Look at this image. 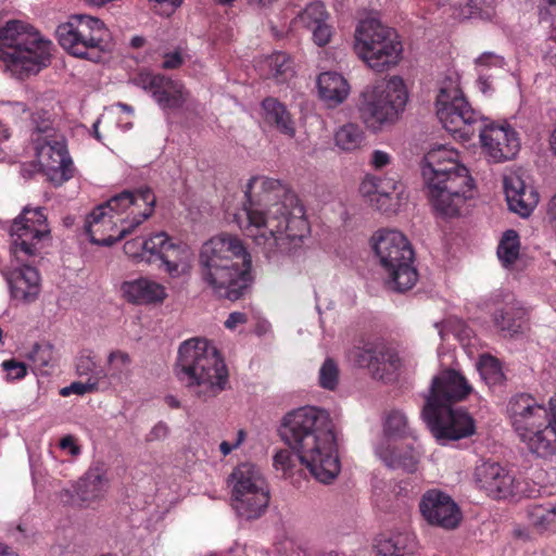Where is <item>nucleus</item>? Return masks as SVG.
Instances as JSON below:
<instances>
[{
    "mask_svg": "<svg viewBox=\"0 0 556 556\" xmlns=\"http://www.w3.org/2000/svg\"><path fill=\"white\" fill-rule=\"evenodd\" d=\"M294 459L299 460L294 454H275L274 466L286 475L294 466Z\"/></svg>",
    "mask_w": 556,
    "mask_h": 556,
    "instance_id": "obj_53",
    "label": "nucleus"
},
{
    "mask_svg": "<svg viewBox=\"0 0 556 556\" xmlns=\"http://www.w3.org/2000/svg\"><path fill=\"white\" fill-rule=\"evenodd\" d=\"M76 372L80 377L87 376V378H97V382L99 384L101 383V380L108 376L104 369L97 365L90 354H81L78 356L76 362Z\"/></svg>",
    "mask_w": 556,
    "mask_h": 556,
    "instance_id": "obj_44",
    "label": "nucleus"
},
{
    "mask_svg": "<svg viewBox=\"0 0 556 556\" xmlns=\"http://www.w3.org/2000/svg\"><path fill=\"white\" fill-rule=\"evenodd\" d=\"M165 238L163 235H152L148 239L135 238L128 240L124 244V252L129 257L139 261L152 262L153 255L155 254V244L164 242Z\"/></svg>",
    "mask_w": 556,
    "mask_h": 556,
    "instance_id": "obj_36",
    "label": "nucleus"
},
{
    "mask_svg": "<svg viewBox=\"0 0 556 556\" xmlns=\"http://www.w3.org/2000/svg\"><path fill=\"white\" fill-rule=\"evenodd\" d=\"M55 35L60 46L71 55L100 62L109 51L110 31L104 23L90 15H72L58 26Z\"/></svg>",
    "mask_w": 556,
    "mask_h": 556,
    "instance_id": "obj_13",
    "label": "nucleus"
},
{
    "mask_svg": "<svg viewBox=\"0 0 556 556\" xmlns=\"http://www.w3.org/2000/svg\"><path fill=\"white\" fill-rule=\"evenodd\" d=\"M527 517L535 529L543 531L556 522V508L553 506L530 505L527 508Z\"/></svg>",
    "mask_w": 556,
    "mask_h": 556,
    "instance_id": "obj_41",
    "label": "nucleus"
},
{
    "mask_svg": "<svg viewBox=\"0 0 556 556\" xmlns=\"http://www.w3.org/2000/svg\"><path fill=\"white\" fill-rule=\"evenodd\" d=\"M146 39L141 36H135L130 40V46L135 49L143 47Z\"/></svg>",
    "mask_w": 556,
    "mask_h": 556,
    "instance_id": "obj_64",
    "label": "nucleus"
},
{
    "mask_svg": "<svg viewBox=\"0 0 556 556\" xmlns=\"http://www.w3.org/2000/svg\"><path fill=\"white\" fill-rule=\"evenodd\" d=\"M269 77L278 84L286 83L294 75L293 61L286 52H275L267 59Z\"/></svg>",
    "mask_w": 556,
    "mask_h": 556,
    "instance_id": "obj_38",
    "label": "nucleus"
},
{
    "mask_svg": "<svg viewBox=\"0 0 556 556\" xmlns=\"http://www.w3.org/2000/svg\"><path fill=\"white\" fill-rule=\"evenodd\" d=\"M100 389V384L97 382V378H87L86 381H75L72 382L68 387H65L61 390V395L68 396L71 394L84 395L86 393H91L98 391Z\"/></svg>",
    "mask_w": 556,
    "mask_h": 556,
    "instance_id": "obj_47",
    "label": "nucleus"
},
{
    "mask_svg": "<svg viewBox=\"0 0 556 556\" xmlns=\"http://www.w3.org/2000/svg\"><path fill=\"white\" fill-rule=\"evenodd\" d=\"M508 413L530 452H556V420L551 404L547 408L531 394L521 393L510 399Z\"/></svg>",
    "mask_w": 556,
    "mask_h": 556,
    "instance_id": "obj_9",
    "label": "nucleus"
},
{
    "mask_svg": "<svg viewBox=\"0 0 556 556\" xmlns=\"http://www.w3.org/2000/svg\"><path fill=\"white\" fill-rule=\"evenodd\" d=\"M278 431L291 452H338L341 447L329 414L316 406L287 413Z\"/></svg>",
    "mask_w": 556,
    "mask_h": 556,
    "instance_id": "obj_8",
    "label": "nucleus"
},
{
    "mask_svg": "<svg viewBox=\"0 0 556 556\" xmlns=\"http://www.w3.org/2000/svg\"><path fill=\"white\" fill-rule=\"evenodd\" d=\"M354 50L368 67L381 73L400 62L403 46L393 28L367 18L361 21L355 29Z\"/></svg>",
    "mask_w": 556,
    "mask_h": 556,
    "instance_id": "obj_12",
    "label": "nucleus"
},
{
    "mask_svg": "<svg viewBox=\"0 0 556 556\" xmlns=\"http://www.w3.org/2000/svg\"><path fill=\"white\" fill-rule=\"evenodd\" d=\"M11 128L7 124L0 122V140H8L11 137Z\"/></svg>",
    "mask_w": 556,
    "mask_h": 556,
    "instance_id": "obj_62",
    "label": "nucleus"
},
{
    "mask_svg": "<svg viewBox=\"0 0 556 556\" xmlns=\"http://www.w3.org/2000/svg\"><path fill=\"white\" fill-rule=\"evenodd\" d=\"M458 152L446 147L430 150L424 157L421 174L433 208L444 216H456L473 197V179L458 160Z\"/></svg>",
    "mask_w": 556,
    "mask_h": 556,
    "instance_id": "obj_4",
    "label": "nucleus"
},
{
    "mask_svg": "<svg viewBox=\"0 0 556 556\" xmlns=\"http://www.w3.org/2000/svg\"><path fill=\"white\" fill-rule=\"evenodd\" d=\"M520 254V238L516 230H506L497 247V256L502 265L509 268L518 260Z\"/></svg>",
    "mask_w": 556,
    "mask_h": 556,
    "instance_id": "obj_37",
    "label": "nucleus"
},
{
    "mask_svg": "<svg viewBox=\"0 0 556 556\" xmlns=\"http://www.w3.org/2000/svg\"><path fill=\"white\" fill-rule=\"evenodd\" d=\"M538 9L541 21L548 22L556 17V0H540Z\"/></svg>",
    "mask_w": 556,
    "mask_h": 556,
    "instance_id": "obj_52",
    "label": "nucleus"
},
{
    "mask_svg": "<svg viewBox=\"0 0 556 556\" xmlns=\"http://www.w3.org/2000/svg\"><path fill=\"white\" fill-rule=\"evenodd\" d=\"M167 431H168V428H167L166 424L159 422L151 430V432L149 434V440H159V439L165 438L167 434Z\"/></svg>",
    "mask_w": 556,
    "mask_h": 556,
    "instance_id": "obj_59",
    "label": "nucleus"
},
{
    "mask_svg": "<svg viewBox=\"0 0 556 556\" xmlns=\"http://www.w3.org/2000/svg\"><path fill=\"white\" fill-rule=\"evenodd\" d=\"M350 359L359 368L368 369L374 379L384 382L395 379L402 367L397 350L383 340L368 341L350 351Z\"/></svg>",
    "mask_w": 556,
    "mask_h": 556,
    "instance_id": "obj_17",
    "label": "nucleus"
},
{
    "mask_svg": "<svg viewBox=\"0 0 556 556\" xmlns=\"http://www.w3.org/2000/svg\"><path fill=\"white\" fill-rule=\"evenodd\" d=\"M165 403L170 407V408H179L180 407V402L173 395H167L165 397Z\"/></svg>",
    "mask_w": 556,
    "mask_h": 556,
    "instance_id": "obj_63",
    "label": "nucleus"
},
{
    "mask_svg": "<svg viewBox=\"0 0 556 556\" xmlns=\"http://www.w3.org/2000/svg\"><path fill=\"white\" fill-rule=\"evenodd\" d=\"M232 506L245 519L258 518L267 508L269 491L262 471L251 463L237 466L231 476Z\"/></svg>",
    "mask_w": 556,
    "mask_h": 556,
    "instance_id": "obj_15",
    "label": "nucleus"
},
{
    "mask_svg": "<svg viewBox=\"0 0 556 556\" xmlns=\"http://www.w3.org/2000/svg\"><path fill=\"white\" fill-rule=\"evenodd\" d=\"M317 88L319 97L331 108L341 104L350 93V85L337 72L321 73L317 78Z\"/></svg>",
    "mask_w": 556,
    "mask_h": 556,
    "instance_id": "obj_31",
    "label": "nucleus"
},
{
    "mask_svg": "<svg viewBox=\"0 0 556 556\" xmlns=\"http://www.w3.org/2000/svg\"><path fill=\"white\" fill-rule=\"evenodd\" d=\"M245 198L235 222L267 257L291 254L302 245L311 227L304 206L285 185L274 178L252 177Z\"/></svg>",
    "mask_w": 556,
    "mask_h": 556,
    "instance_id": "obj_1",
    "label": "nucleus"
},
{
    "mask_svg": "<svg viewBox=\"0 0 556 556\" xmlns=\"http://www.w3.org/2000/svg\"><path fill=\"white\" fill-rule=\"evenodd\" d=\"M390 160L391 157L389 153L381 150H375L371 154L370 163L376 169H380L387 166L390 163Z\"/></svg>",
    "mask_w": 556,
    "mask_h": 556,
    "instance_id": "obj_55",
    "label": "nucleus"
},
{
    "mask_svg": "<svg viewBox=\"0 0 556 556\" xmlns=\"http://www.w3.org/2000/svg\"><path fill=\"white\" fill-rule=\"evenodd\" d=\"M384 433L389 440H402L404 443L401 448H406L408 452L421 448L418 438L408 426L406 416L400 410L389 413L384 422Z\"/></svg>",
    "mask_w": 556,
    "mask_h": 556,
    "instance_id": "obj_33",
    "label": "nucleus"
},
{
    "mask_svg": "<svg viewBox=\"0 0 556 556\" xmlns=\"http://www.w3.org/2000/svg\"><path fill=\"white\" fill-rule=\"evenodd\" d=\"M1 367L7 374L8 381L21 380L27 375L25 363L18 362L15 358L3 361Z\"/></svg>",
    "mask_w": 556,
    "mask_h": 556,
    "instance_id": "obj_49",
    "label": "nucleus"
},
{
    "mask_svg": "<svg viewBox=\"0 0 556 556\" xmlns=\"http://www.w3.org/2000/svg\"><path fill=\"white\" fill-rule=\"evenodd\" d=\"M110 489V480L104 466L88 469L72 486L59 492V500L64 506L87 508L101 502Z\"/></svg>",
    "mask_w": 556,
    "mask_h": 556,
    "instance_id": "obj_19",
    "label": "nucleus"
},
{
    "mask_svg": "<svg viewBox=\"0 0 556 556\" xmlns=\"http://www.w3.org/2000/svg\"><path fill=\"white\" fill-rule=\"evenodd\" d=\"M483 152L493 162L501 163L511 160L520 149L518 132L508 124H489L477 128Z\"/></svg>",
    "mask_w": 556,
    "mask_h": 556,
    "instance_id": "obj_22",
    "label": "nucleus"
},
{
    "mask_svg": "<svg viewBox=\"0 0 556 556\" xmlns=\"http://www.w3.org/2000/svg\"><path fill=\"white\" fill-rule=\"evenodd\" d=\"M248 321V316L241 312H232L229 314L228 318L225 321V327L227 329H235L238 325H243Z\"/></svg>",
    "mask_w": 556,
    "mask_h": 556,
    "instance_id": "obj_57",
    "label": "nucleus"
},
{
    "mask_svg": "<svg viewBox=\"0 0 556 556\" xmlns=\"http://www.w3.org/2000/svg\"><path fill=\"white\" fill-rule=\"evenodd\" d=\"M139 84L152 92L153 98L163 109H179L186 102L184 86L162 74L142 73Z\"/></svg>",
    "mask_w": 556,
    "mask_h": 556,
    "instance_id": "obj_24",
    "label": "nucleus"
},
{
    "mask_svg": "<svg viewBox=\"0 0 556 556\" xmlns=\"http://www.w3.org/2000/svg\"><path fill=\"white\" fill-rule=\"evenodd\" d=\"M378 197L376 208L381 212H388L391 208L392 194L401 192L402 184L395 177H378Z\"/></svg>",
    "mask_w": 556,
    "mask_h": 556,
    "instance_id": "obj_39",
    "label": "nucleus"
},
{
    "mask_svg": "<svg viewBox=\"0 0 556 556\" xmlns=\"http://www.w3.org/2000/svg\"><path fill=\"white\" fill-rule=\"evenodd\" d=\"M251 268V255L237 237H214L200 251V277L218 299H241L253 281Z\"/></svg>",
    "mask_w": 556,
    "mask_h": 556,
    "instance_id": "obj_2",
    "label": "nucleus"
},
{
    "mask_svg": "<svg viewBox=\"0 0 556 556\" xmlns=\"http://www.w3.org/2000/svg\"><path fill=\"white\" fill-rule=\"evenodd\" d=\"M378 177L375 176H368L366 177L359 187L361 193L369 199V202L372 206L376 207V202L378 197Z\"/></svg>",
    "mask_w": 556,
    "mask_h": 556,
    "instance_id": "obj_51",
    "label": "nucleus"
},
{
    "mask_svg": "<svg viewBox=\"0 0 556 556\" xmlns=\"http://www.w3.org/2000/svg\"><path fill=\"white\" fill-rule=\"evenodd\" d=\"M504 190L510 211L528 216L539 202V194L528 187L520 176L510 174L504 178Z\"/></svg>",
    "mask_w": 556,
    "mask_h": 556,
    "instance_id": "obj_26",
    "label": "nucleus"
},
{
    "mask_svg": "<svg viewBox=\"0 0 556 556\" xmlns=\"http://www.w3.org/2000/svg\"><path fill=\"white\" fill-rule=\"evenodd\" d=\"M50 232L43 208L25 207L10 228L11 254L15 262L36 260L45 242L51 239Z\"/></svg>",
    "mask_w": 556,
    "mask_h": 556,
    "instance_id": "obj_16",
    "label": "nucleus"
},
{
    "mask_svg": "<svg viewBox=\"0 0 556 556\" xmlns=\"http://www.w3.org/2000/svg\"><path fill=\"white\" fill-rule=\"evenodd\" d=\"M471 391L466 378L456 370H445L433 378L421 414L437 440H459L475 433L473 418L463 409L452 408Z\"/></svg>",
    "mask_w": 556,
    "mask_h": 556,
    "instance_id": "obj_5",
    "label": "nucleus"
},
{
    "mask_svg": "<svg viewBox=\"0 0 556 556\" xmlns=\"http://www.w3.org/2000/svg\"><path fill=\"white\" fill-rule=\"evenodd\" d=\"M435 109L437 116L445 130L462 141L470 140L482 124L480 114L465 98L459 76L455 73L446 75L440 81Z\"/></svg>",
    "mask_w": 556,
    "mask_h": 556,
    "instance_id": "obj_11",
    "label": "nucleus"
},
{
    "mask_svg": "<svg viewBox=\"0 0 556 556\" xmlns=\"http://www.w3.org/2000/svg\"><path fill=\"white\" fill-rule=\"evenodd\" d=\"M52 41L29 24L8 21L0 27V61L11 77L25 80L51 63Z\"/></svg>",
    "mask_w": 556,
    "mask_h": 556,
    "instance_id": "obj_6",
    "label": "nucleus"
},
{
    "mask_svg": "<svg viewBox=\"0 0 556 556\" xmlns=\"http://www.w3.org/2000/svg\"><path fill=\"white\" fill-rule=\"evenodd\" d=\"M311 30L313 33V41L318 47H325L330 42L332 37V27L327 23V21L312 27Z\"/></svg>",
    "mask_w": 556,
    "mask_h": 556,
    "instance_id": "obj_50",
    "label": "nucleus"
},
{
    "mask_svg": "<svg viewBox=\"0 0 556 556\" xmlns=\"http://www.w3.org/2000/svg\"><path fill=\"white\" fill-rule=\"evenodd\" d=\"M329 17L324 3L312 2L301 11L298 15V21L307 29L327 21Z\"/></svg>",
    "mask_w": 556,
    "mask_h": 556,
    "instance_id": "obj_43",
    "label": "nucleus"
},
{
    "mask_svg": "<svg viewBox=\"0 0 556 556\" xmlns=\"http://www.w3.org/2000/svg\"><path fill=\"white\" fill-rule=\"evenodd\" d=\"M261 108L264 122L274 127L280 134L288 138H293L296 132L295 121L287 109L286 104L273 97L265 98Z\"/></svg>",
    "mask_w": 556,
    "mask_h": 556,
    "instance_id": "obj_28",
    "label": "nucleus"
},
{
    "mask_svg": "<svg viewBox=\"0 0 556 556\" xmlns=\"http://www.w3.org/2000/svg\"><path fill=\"white\" fill-rule=\"evenodd\" d=\"M28 358L41 375L48 376L54 368L53 348L50 344L36 343Z\"/></svg>",
    "mask_w": 556,
    "mask_h": 556,
    "instance_id": "obj_40",
    "label": "nucleus"
},
{
    "mask_svg": "<svg viewBox=\"0 0 556 556\" xmlns=\"http://www.w3.org/2000/svg\"><path fill=\"white\" fill-rule=\"evenodd\" d=\"M156 235H163L165 240L161 244H155L156 249L153 261H162L170 277L176 278L188 274L192 258L190 248L185 243L173 242L164 231Z\"/></svg>",
    "mask_w": 556,
    "mask_h": 556,
    "instance_id": "obj_25",
    "label": "nucleus"
},
{
    "mask_svg": "<svg viewBox=\"0 0 556 556\" xmlns=\"http://www.w3.org/2000/svg\"><path fill=\"white\" fill-rule=\"evenodd\" d=\"M407 99V90L401 77L393 76L387 81H379L362 92L361 118L374 129L393 123L403 112Z\"/></svg>",
    "mask_w": 556,
    "mask_h": 556,
    "instance_id": "obj_14",
    "label": "nucleus"
},
{
    "mask_svg": "<svg viewBox=\"0 0 556 556\" xmlns=\"http://www.w3.org/2000/svg\"><path fill=\"white\" fill-rule=\"evenodd\" d=\"M34 150L41 170L51 184L62 186L74 177L76 168L65 137L36 146Z\"/></svg>",
    "mask_w": 556,
    "mask_h": 556,
    "instance_id": "obj_20",
    "label": "nucleus"
},
{
    "mask_svg": "<svg viewBox=\"0 0 556 556\" xmlns=\"http://www.w3.org/2000/svg\"><path fill=\"white\" fill-rule=\"evenodd\" d=\"M182 64V56L180 52L166 53L162 67L165 70H175Z\"/></svg>",
    "mask_w": 556,
    "mask_h": 556,
    "instance_id": "obj_56",
    "label": "nucleus"
},
{
    "mask_svg": "<svg viewBox=\"0 0 556 556\" xmlns=\"http://www.w3.org/2000/svg\"><path fill=\"white\" fill-rule=\"evenodd\" d=\"M29 137L33 147H36L65 136L56 128L54 115L48 110L39 109L30 114Z\"/></svg>",
    "mask_w": 556,
    "mask_h": 556,
    "instance_id": "obj_30",
    "label": "nucleus"
},
{
    "mask_svg": "<svg viewBox=\"0 0 556 556\" xmlns=\"http://www.w3.org/2000/svg\"><path fill=\"white\" fill-rule=\"evenodd\" d=\"M178 380L198 397H215L228 382V370L218 350L206 339L184 341L175 366Z\"/></svg>",
    "mask_w": 556,
    "mask_h": 556,
    "instance_id": "obj_7",
    "label": "nucleus"
},
{
    "mask_svg": "<svg viewBox=\"0 0 556 556\" xmlns=\"http://www.w3.org/2000/svg\"><path fill=\"white\" fill-rule=\"evenodd\" d=\"M121 290L127 302L132 304L162 303L167 295L163 285L148 278L125 281Z\"/></svg>",
    "mask_w": 556,
    "mask_h": 556,
    "instance_id": "obj_27",
    "label": "nucleus"
},
{
    "mask_svg": "<svg viewBox=\"0 0 556 556\" xmlns=\"http://www.w3.org/2000/svg\"><path fill=\"white\" fill-rule=\"evenodd\" d=\"M419 511L428 525L444 530L456 529L463 518L462 511L454 500L437 489L422 494L419 501Z\"/></svg>",
    "mask_w": 556,
    "mask_h": 556,
    "instance_id": "obj_21",
    "label": "nucleus"
},
{
    "mask_svg": "<svg viewBox=\"0 0 556 556\" xmlns=\"http://www.w3.org/2000/svg\"><path fill=\"white\" fill-rule=\"evenodd\" d=\"M381 462L391 470L412 473L417 470L418 459L414 454H379Z\"/></svg>",
    "mask_w": 556,
    "mask_h": 556,
    "instance_id": "obj_42",
    "label": "nucleus"
},
{
    "mask_svg": "<svg viewBox=\"0 0 556 556\" xmlns=\"http://www.w3.org/2000/svg\"><path fill=\"white\" fill-rule=\"evenodd\" d=\"M156 3H159L162 8H164L165 14H170L173 11H175L180 4L182 3V0H154Z\"/></svg>",
    "mask_w": 556,
    "mask_h": 556,
    "instance_id": "obj_60",
    "label": "nucleus"
},
{
    "mask_svg": "<svg viewBox=\"0 0 556 556\" xmlns=\"http://www.w3.org/2000/svg\"><path fill=\"white\" fill-rule=\"evenodd\" d=\"M333 141L340 151L351 153L361 150L367 144V136L358 124L346 123L334 131Z\"/></svg>",
    "mask_w": 556,
    "mask_h": 556,
    "instance_id": "obj_34",
    "label": "nucleus"
},
{
    "mask_svg": "<svg viewBox=\"0 0 556 556\" xmlns=\"http://www.w3.org/2000/svg\"><path fill=\"white\" fill-rule=\"evenodd\" d=\"M494 323L502 332L514 336L527 327L528 311L518 301L507 303L495 312Z\"/></svg>",
    "mask_w": 556,
    "mask_h": 556,
    "instance_id": "obj_32",
    "label": "nucleus"
},
{
    "mask_svg": "<svg viewBox=\"0 0 556 556\" xmlns=\"http://www.w3.org/2000/svg\"><path fill=\"white\" fill-rule=\"evenodd\" d=\"M372 249L387 274V286L396 292L410 290L418 280L415 253L407 238L397 230L382 229L372 237Z\"/></svg>",
    "mask_w": 556,
    "mask_h": 556,
    "instance_id": "obj_10",
    "label": "nucleus"
},
{
    "mask_svg": "<svg viewBox=\"0 0 556 556\" xmlns=\"http://www.w3.org/2000/svg\"><path fill=\"white\" fill-rule=\"evenodd\" d=\"M301 464L321 483H331L340 473L341 462L338 454H294Z\"/></svg>",
    "mask_w": 556,
    "mask_h": 556,
    "instance_id": "obj_29",
    "label": "nucleus"
},
{
    "mask_svg": "<svg viewBox=\"0 0 556 556\" xmlns=\"http://www.w3.org/2000/svg\"><path fill=\"white\" fill-rule=\"evenodd\" d=\"M476 65L501 67L503 65V58L493 52H484L476 59Z\"/></svg>",
    "mask_w": 556,
    "mask_h": 556,
    "instance_id": "obj_54",
    "label": "nucleus"
},
{
    "mask_svg": "<svg viewBox=\"0 0 556 556\" xmlns=\"http://www.w3.org/2000/svg\"><path fill=\"white\" fill-rule=\"evenodd\" d=\"M340 370L332 358H327L319 369V386L323 389L333 391L339 384Z\"/></svg>",
    "mask_w": 556,
    "mask_h": 556,
    "instance_id": "obj_45",
    "label": "nucleus"
},
{
    "mask_svg": "<svg viewBox=\"0 0 556 556\" xmlns=\"http://www.w3.org/2000/svg\"><path fill=\"white\" fill-rule=\"evenodd\" d=\"M476 482L479 488L495 500L509 496L535 497L538 489H526L527 482H515V477L502 465L495 462H483L475 470Z\"/></svg>",
    "mask_w": 556,
    "mask_h": 556,
    "instance_id": "obj_18",
    "label": "nucleus"
},
{
    "mask_svg": "<svg viewBox=\"0 0 556 556\" xmlns=\"http://www.w3.org/2000/svg\"><path fill=\"white\" fill-rule=\"evenodd\" d=\"M155 204L156 197L150 187L124 190L92 210L85 230L92 243L112 245L152 216Z\"/></svg>",
    "mask_w": 556,
    "mask_h": 556,
    "instance_id": "obj_3",
    "label": "nucleus"
},
{
    "mask_svg": "<svg viewBox=\"0 0 556 556\" xmlns=\"http://www.w3.org/2000/svg\"><path fill=\"white\" fill-rule=\"evenodd\" d=\"M244 439L245 431L241 429L237 432V439L235 442L230 443L228 441H223L219 444V452H232L233 450L239 447V445L243 442Z\"/></svg>",
    "mask_w": 556,
    "mask_h": 556,
    "instance_id": "obj_58",
    "label": "nucleus"
},
{
    "mask_svg": "<svg viewBox=\"0 0 556 556\" xmlns=\"http://www.w3.org/2000/svg\"><path fill=\"white\" fill-rule=\"evenodd\" d=\"M108 361L111 366L112 377H119L131 363L129 354L119 350L111 352Z\"/></svg>",
    "mask_w": 556,
    "mask_h": 556,
    "instance_id": "obj_48",
    "label": "nucleus"
},
{
    "mask_svg": "<svg viewBox=\"0 0 556 556\" xmlns=\"http://www.w3.org/2000/svg\"><path fill=\"white\" fill-rule=\"evenodd\" d=\"M34 263L16 262L17 266L4 275L11 298L24 304L34 303L41 292V278Z\"/></svg>",
    "mask_w": 556,
    "mask_h": 556,
    "instance_id": "obj_23",
    "label": "nucleus"
},
{
    "mask_svg": "<svg viewBox=\"0 0 556 556\" xmlns=\"http://www.w3.org/2000/svg\"><path fill=\"white\" fill-rule=\"evenodd\" d=\"M480 374L486 383L492 386L502 384L505 378L497 359L493 357L481 364Z\"/></svg>",
    "mask_w": 556,
    "mask_h": 556,
    "instance_id": "obj_46",
    "label": "nucleus"
},
{
    "mask_svg": "<svg viewBox=\"0 0 556 556\" xmlns=\"http://www.w3.org/2000/svg\"><path fill=\"white\" fill-rule=\"evenodd\" d=\"M375 546L380 556H406L413 551L414 539L407 533L399 532L381 536Z\"/></svg>",
    "mask_w": 556,
    "mask_h": 556,
    "instance_id": "obj_35",
    "label": "nucleus"
},
{
    "mask_svg": "<svg viewBox=\"0 0 556 556\" xmlns=\"http://www.w3.org/2000/svg\"><path fill=\"white\" fill-rule=\"evenodd\" d=\"M59 447L62 450L68 448V452H78V446L75 443L73 435H65L59 441Z\"/></svg>",
    "mask_w": 556,
    "mask_h": 556,
    "instance_id": "obj_61",
    "label": "nucleus"
}]
</instances>
